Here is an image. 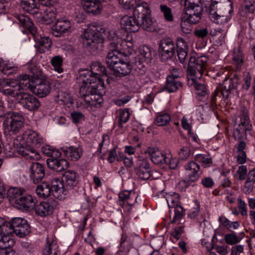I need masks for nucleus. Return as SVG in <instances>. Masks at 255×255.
<instances>
[{
	"instance_id": "obj_11",
	"label": "nucleus",
	"mask_w": 255,
	"mask_h": 255,
	"mask_svg": "<svg viewBox=\"0 0 255 255\" xmlns=\"http://www.w3.org/2000/svg\"><path fill=\"white\" fill-rule=\"evenodd\" d=\"M202 8L190 0L185 2V19L190 24H196L201 18Z\"/></svg>"
},
{
	"instance_id": "obj_54",
	"label": "nucleus",
	"mask_w": 255,
	"mask_h": 255,
	"mask_svg": "<svg viewBox=\"0 0 255 255\" xmlns=\"http://www.w3.org/2000/svg\"><path fill=\"white\" fill-rule=\"evenodd\" d=\"M135 6H137L136 10L138 12H140L139 15L141 14H151V10L150 9L149 5L145 2H140V0H138V2Z\"/></svg>"
},
{
	"instance_id": "obj_42",
	"label": "nucleus",
	"mask_w": 255,
	"mask_h": 255,
	"mask_svg": "<svg viewBox=\"0 0 255 255\" xmlns=\"http://www.w3.org/2000/svg\"><path fill=\"white\" fill-rule=\"evenodd\" d=\"M181 86V83L178 79H174L170 76H167L165 89L168 93L175 92Z\"/></svg>"
},
{
	"instance_id": "obj_32",
	"label": "nucleus",
	"mask_w": 255,
	"mask_h": 255,
	"mask_svg": "<svg viewBox=\"0 0 255 255\" xmlns=\"http://www.w3.org/2000/svg\"><path fill=\"white\" fill-rule=\"evenodd\" d=\"M150 166L148 162L145 160H141L136 172L138 177L142 180H147L150 176Z\"/></svg>"
},
{
	"instance_id": "obj_52",
	"label": "nucleus",
	"mask_w": 255,
	"mask_h": 255,
	"mask_svg": "<svg viewBox=\"0 0 255 255\" xmlns=\"http://www.w3.org/2000/svg\"><path fill=\"white\" fill-rule=\"evenodd\" d=\"M241 8L246 14L254 13L255 10V0H246Z\"/></svg>"
},
{
	"instance_id": "obj_12",
	"label": "nucleus",
	"mask_w": 255,
	"mask_h": 255,
	"mask_svg": "<svg viewBox=\"0 0 255 255\" xmlns=\"http://www.w3.org/2000/svg\"><path fill=\"white\" fill-rule=\"evenodd\" d=\"M77 83L79 87V94L83 97L84 104L87 107L92 108L93 94V92H96L97 85L88 83H81L78 81H77Z\"/></svg>"
},
{
	"instance_id": "obj_20",
	"label": "nucleus",
	"mask_w": 255,
	"mask_h": 255,
	"mask_svg": "<svg viewBox=\"0 0 255 255\" xmlns=\"http://www.w3.org/2000/svg\"><path fill=\"white\" fill-rule=\"evenodd\" d=\"M145 153L148 154L150 160L155 164H162L164 161H168L164 152L157 147L149 146L147 148Z\"/></svg>"
},
{
	"instance_id": "obj_38",
	"label": "nucleus",
	"mask_w": 255,
	"mask_h": 255,
	"mask_svg": "<svg viewBox=\"0 0 255 255\" xmlns=\"http://www.w3.org/2000/svg\"><path fill=\"white\" fill-rule=\"evenodd\" d=\"M139 56L143 61L148 63L154 55V51L148 46L143 45L139 48Z\"/></svg>"
},
{
	"instance_id": "obj_18",
	"label": "nucleus",
	"mask_w": 255,
	"mask_h": 255,
	"mask_svg": "<svg viewBox=\"0 0 255 255\" xmlns=\"http://www.w3.org/2000/svg\"><path fill=\"white\" fill-rule=\"evenodd\" d=\"M72 23L67 19H58L52 28V34L56 37H60L70 31Z\"/></svg>"
},
{
	"instance_id": "obj_26",
	"label": "nucleus",
	"mask_w": 255,
	"mask_h": 255,
	"mask_svg": "<svg viewBox=\"0 0 255 255\" xmlns=\"http://www.w3.org/2000/svg\"><path fill=\"white\" fill-rule=\"evenodd\" d=\"M64 154L72 161L78 160L82 155L83 150L80 146H69L61 148Z\"/></svg>"
},
{
	"instance_id": "obj_55",
	"label": "nucleus",
	"mask_w": 255,
	"mask_h": 255,
	"mask_svg": "<svg viewBox=\"0 0 255 255\" xmlns=\"http://www.w3.org/2000/svg\"><path fill=\"white\" fill-rule=\"evenodd\" d=\"M211 20L216 23L224 24L228 22L231 19V16L229 15H223L220 12L214 17L210 18Z\"/></svg>"
},
{
	"instance_id": "obj_39",
	"label": "nucleus",
	"mask_w": 255,
	"mask_h": 255,
	"mask_svg": "<svg viewBox=\"0 0 255 255\" xmlns=\"http://www.w3.org/2000/svg\"><path fill=\"white\" fill-rule=\"evenodd\" d=\"M21 5L22 9L27 12L38 15V8L35 4L34 0H21Z\"/></svg>"
},
{
	"instance_id": "obj_58",
	"label": "nucleus",
	"mask_w": 255,
	"mask_h": 255,
	"mask_svg": "<svg viewBox=\"0 0 255 255\" xmlns=\"http://www.w3.org/2000/svg\"><path fill=\"white\" fill-rule=\"evenodd\" d=\"M138 0H119L120 5L127 9L132 8L136 5Z\"/></svg>"
},
{
	"instance_id": "obj_63",
	"label": "nucleus",
	"mask_w": 255,
	"mask_h": 255,
	"mask_svg": "<svg viewBox=\"0 0 255 255\" xmlns=\"http://www.w3.org/2000/svg\"><path fill=\"white\" fill-rule=\"evenodd\" d=\"M96 92H93L92 107H94L97 108L100 107L103 100L101 95L96 94Z\"/></svg>"
},
{
	"instance_id": "obj_24",
	"label": "nucleus",
	"mask_w": 255,
	"mask_h": 255,
	"mask_svg": "<svg viewBox=\"0 0 255 255\" xmlns=\"http://www.w3.org/2000/svg\"><path fill=\"white\" fill-rule=\"evenodd\" d=\"M132 69V66L130 62L122 60L113 68V74L117 77L125 76L130 73Z\"/></svg>"
},
{
	"instance_id": "obj_53",
	"label": "nucleus",
	"mask_w": 255,
	"mask_h": 255,
	"mask_svg": "<svg viewBox=\"0 0 255 255\" xmlns=\"http://www.w3.org/2000/svg\"><path fill=\"white\" fill-rule=\"evenodd\" d=\"M63 63V59L60 56H54L51 59V63L55 71L59 73L63 72V70L61 67Z\"/></svg>"
},
{
	"instance_id": "obj_35",
	"label": "nucleus",
	"mask_w": 255,
	"mask_h": 255,
	"mask_svg": "<svg viewBox=\"0 0 255 255\" xmlns=\"http://www.w3.org/2000/svg\"><path fill=\"white\" fill-rule=\"evenodd\" d=\"M16 18L19 23L27 28L33 35H35L37 33V28L27 16L24 14L18 15Z\"/></svg>"
},
{
	"instance_id": "obj_28",
	"label": "nucleus",
	"mask_w": 255,
	"mask_h": 255,
	"mask_svg": "<svg viewBox=\"0 0 255 255\" xmlns=\"http://www.w3.org/2000/svg\"><path fill=\"white\" fill-rule=\"evenodd\" d=\"M100 33L104 34L109 41L110 48H114V49H115V48H116V46L119 42L121 38L119 36L116 30L101 28Z\"/></svg>"
},
{
	"instance_id": "obj_7",
	"label": "nucleus",
	"mask_w": 255,
	"mask_h": 255,
	"mask_svg": "<svg viewBox=\"0 0 255 255\" xmlns=\"http://www.w3.org/2000/svg\"><path fill=\"white\" fill-rule=\"evenodd\" d=\"M238 83L239 79L236 75L232 78L225 79L222 86L220 85L214 91L212 101L215 102L218 96H222L225 100H227L232 91L237 88Z\"/></svg>"
},
{
	"instance_id": "obj_25",
	"label": "nucleus",
	"mask_w": 255,
	"mask_h": 255,
	"mask_svg": "<svg viewBox=\"0 0 255 255\" xmlns=\"http://www.w3.org/2000/svg\"><path fill=\"white\" fill-rule=\"evenodd\" d=\"M123 54L121 51L118 50L117 48H110V51L108 52L106 62L109 67L113 69L115 65H117L122 59Z\"/></svg>"
},
{
	"instance_id": "obj_34",
	"label": "nucleus",
	"mask_w": 255,
	"mask_h": 255,
	"mask_svg": "<svg viewBox=\"0 0 255 255\" xmlns=\"http://www.w3.org/2000/svg\"><path fill=\"white\" fill-rule=\"evenodd\" d=\"M55 101L60 105H66L69 107L73 103L71 95L63 91H59L55 97Z\"/></svg>"
},
{
	"instance_id": "obj_6",
	"label": "nucleus",
	"mask_w": 255,
	"mask_h": 255,
	"mask_svg": "<svg viewBox=\"0 0 255 255\" xmlns=\"http://www.w3.org/2000/svg\"><path fill=\"white\" fill-rule=\"evenodd\" d=\"M82 39L83 46L90 52H93L102 46L103 37L101 34L96 32L95 30L88 28L85 31Z\"/></svg>"
},
{
	"instance_id": "obj_22",
	"label": "nucleus",
	"mask_w": 255,
	"mask_h": 255,
	"mask_svg": "<svg viewBox=\"0 0 255 255\" xmlns=\"http://www.w3.org/2000/svg\"><path fill=\"white\" fill-rule=\"evenodd\" d=\"M184 169L189 181L195 182L200 177L199 165L194 161H190L184 165Z\"/></svg>"
},
{
	"instance_id": "obj_56",
	"label": "nucleus",
	"mask_w": 255,
	"mask_h": 255,
	"mask_svg": "<svg viewBox=\"0 0 255 255\" xmlns=\"http://www.w3.org/2000/svg\"><path fill=\"white\" fill-rule=\"evenodd\" d=\"M209 13L210 18H214L220 11L219 10L218 2L216 0H213L211 2L209 7L207 9Z\"/></svg>"
},
{
	"instance_id": "obj_15",
	"label": "nucleus",
	"mask_w": 255,
	"mask_h": 255,
	"mask_svg": "<svg viewBox=\"0 0 255 255\" xmlns=\"http://www.w3.org/2000/svg\"><path fill=\"white\" fill-rule=\"evenodd\" d=\"M80 176L73 170L68 169L63 174L62 181L67 190H71L76 187L79 183Z\"/></svg>"
},
{
	"instance_id": "obj_19",
	"label": "nucleus",
	"mask_w": 255,
	"mask_h": 255,
	"mask_svg": "<svg viewBox=\"0 0 255 255\" xmlns=\"http://www.w3.org/2000/svg\"><path fill=\"white\" fill-rule=\"evenodd\" d=\"M44 175L45 170L43 165L38 162L32 163L29 168V177L32 182L39 183Z\"/></svg>"
},
{
	"instance_id": "obj_1",
	"label": "nucleus",
	"mask_w": 255,
	"mask_h": 255,
	"mask_svg": "<svg viewBox=\"0 0 255 255\" xmlns=\"http://www.w3.org/2000/svg\"><path fill=\"white\" fill-rule=\"evenodd\" d=\"M43 139L37 132L27 130L13 140V145L18 153L27 159L38 160L39 153L32 147H38L43 143Z\"/></svg>"
},
{
	"instance_id": "obj_29",
	"label": "nucleus",
	"mask_w": 255,
	"mask_h": 255,
	"mask_svg": "<svg viewBox=\"0 0 255 255\" xmlns=\"http://www.w3.org/2000/svg\"><path fill=\"white\" fill-rule=\"evenodd\" d=\"M119 202L121 206H125L126 204L131 206L135 202L136 197L135 194L131 191L125 190L119 193Z\"/></svg>"
},
{
	"instance_id": "obj_60",
	"label": "nucleus",
	"mask_w": 255,
	"mask_h": 255,
	"mask_svg": "<svg viewBox=\"0 0 255 255\" xmlns=\"http://www.w3.org/2000/svg\"><path fill=\"white\" fill-rule=\"evenodd\" d=\"M194 206L191 208L188 213V216L190 218H195L198 214L200 210V204L197 200H194Z\"/></svg>"
},
{
	"instance_id": "obj_9",
	"label": "nucleus",
	"mask_w": 255,
	"mask_h": 255,
	"mask_svg": "<svg viewBox=\"0 0 255 255\" xmlns=\"http://www.w3.org/2000/svg\"><path fill=\"white\" fill-rule=\"evenodd\" d=\"M242 114L240 117V123L236 128L233 133V136L236 140H242L245 136L248 131L252 130V125L250 124L248 110L245 107L241 109Z\"/></svg>"
},
{
	"instance_id": "obj_10",
	"label": "nucleus",
	"mask_w": 255,
	"mask_h": 255,
	"mask_svg": "<svg viewBox=\"0 0 255 255\" xmlns=\"http://www.w3.org/2000/svg\"><path fill=\"white\" fill-rule=\"evenodd\" d=\"M12 229L15 234L19 238H23L30 232V227L27 221L23 218L17 217L12 218L10 222L5 223Z\"/></svg>"
},
{
	"instance_id": "obj_13",
	"label": "nucleus",
	"mask_w": 255,
	"mask_h": 255,
	"mask_svg": "<svg viewBox=\"0 0 255 255\" xmlns=\"http://www.w3.org/2000/svg\"><path fill=\"white\" fill-rule=\"evenodd\" d=\"M175 46L170 39H162L159 44V53L162 61L170 59L175 54Z\"/></svg>"
},
{
	"instance_id": "obj_47",
	"label": "nucleus",
	"mask_w": 255,
	"mask_h": 255,
	"mask_svg": "<svg viewBox=\"0 0 255 255\" xmlns=\"http://www.w3.org/2000/svg\"><path fill=\"white\" fill-rule=\"evenodd\" d=\"M233 61L237 68H240L244 63L243 53L239 47L234 50Z\"/></svg>"
},
{
	"instance_id": "obj_43",
	"label": "nucleus",
	"mask_w": 255,
	"mask_h": 255,
	"mask_svg": "<svg viewBox=\"0 0 255 255\" xmlns=\"http://www.w3.org/2000/svg\"><path fill=\"white\" fill-rule=\"evenodd\" d=\"M25 192V190L23 188H12L8 191V197L11 202L15 203L16 204L18 199H20Z\"/></svg>"
},
{
	"instance_id": "obj_23",
	"label": "nucleus",
	"mask_w": 255,
	"mask_h": 255,
	"mask_svg": "<svg viewBox=\"0 0 255 255\" xmlns=\"http://www.w3.org/2000/svg\"><path fill=\"white\" fill-rule=\"evenodd\" d=\"M35 198L31 195L24 193L20 199H18L15 206L22 211H28L35 207Z\"/></svg>"
},
{
	"instance_id": "obj_44",
	"label": "nucleus",
	"mask_w": 255,
	"mask_h": 255,
	"mask_svg": "<svg viewBox=\"0 0 255 255\" xmlns=\"http://www.w3.org/2000/svg\"><path fill=\"white\" fill-rule=\"evenodd\" d=\"M194 159L201 163L205 168L210 167L213 164L212 158L209 154H197L195 155Z\"/></svg>"
},
{
	"instance_id": "obj_16",
	"label": "nucleus",
	"mask_w": 255,
	"mask_h": 255,
	"mask_svg": "<svg viewBox=\"0 0 255 255\" xmlns=\"http://www.w3.org/2000/svg\"><path fill=\"white\" fill-rule=\"evenodd\" d=\"M121 27L128 32H136L141 26L140 23L135 16L126 15L121 20Z\"/></svg>"
},
{
	"instance_id": "obj_61",
	"label": "nucleus",
	"mask_w": 255,
	"mask_h": 255,
	"mask_svg": "<svg viewBox=\"0 0 255 255\" xmlns=\"http://www.w3.org/2000/svg\"><path fill=\"white\" fill-rule=\"evenodd\" d=\"M71 117L74 123H81L85 119V117L82 113L75 111L71 113Z\"/></svg>"
},
{
	"instance_id": "obj_21",
	"label": "nucleus",
	"mask_w": 255,
	"mask_h": 255,
	"mask_svg": "<svg viewBox=\"0 0 255 255\" xmlns=\"http://www.w3.org/2000/svg\"><path fill=\"white\" fill-rule=\"evenodd\" d=\"M51 191L55 198L62 199L66 195V187L62 180L54 178L51 181Z\"/></svg>"
},
{
	"instance_id": "obj_49",
	"label": "nucleus",
	"mask_w": 255,
	"mask_h": 255,
	"mask_svg": "<svg viewBox=\"0 0 255 255\" xmlns=\"http://www.w3.org/2000/svg\"><path fill=\"white\" fill-rule=\"evenodd\" d=\"M171 121L170 116L167 113L158 114L155 118L154 123L157 126H164Z\"/></svg>"
},
{
	"instance_id": "obj_27",
	"label": "nucleus",
	"mask_w": 255,
	"mask_h": 255,
	"mask_svg": "<svg viewBox=\"0 0 255 255\" xmlns=\"http://www.w3.org/2000/svg\"><path fill=\"white\" fill-rule=\"evenodd\" d=\"M56 158H52L47 160V164L49 168L57 172H60L67 169L69 167V162L67 160L64 159L58 160Z\"/></svg>"
},
{
	"instance_id": "obj_45",
	"label": "nucleus",
	"mask_w": 255,
	"mask_h": 255,
	"mask_svg": "<svg viewBox=\"0 0 255 255\" xmlns=\"http://www.w3.org/2000/svg\"><path fill=\"white\" fill-rule=\"evenodd\" d=\"M138 17L141 18V23H140V25L143 29L149 31H152L154 30L150 14H141L139 15Z\"/></svg>"
},
{
	"instance_id": "obj_57",
	"label": "nucleus",
	"mask_w": 255,
	"mask_h": 255,
	"mask_svg": "<svg viewBox=\"0 0 255 255\" xmlns=\"http://www.w3.org/2000/svg\"><path fill=\"white\" fill-rule=\"evenodd\" d=\"M174 208L175 215L172 221V223L178 222L184 215L183 208L181 205L177 206Z\"/></svg>"
},
{
	"instance_id": "obj_48",
	"label": "nucleus",
	"mask_w": 255,
	"mask_h": 255,
	"mask_svg": "<svg viewBox=\"0 0 255 255\" xmlns=\"http://www.w3.org/2000/svg\"><path fill=\"white\" fill-rule=\"evenodd\" d=\"M51 192L49 185L46 183L38 185L36 189L37 195L41 198L48 197L50 196Z\"/></svg>"
},
{
	"instance_id": "obj_30",
	"label": "nucleus",
	"mask_w": 255,
	"mask_h": 255,
	"mask_svg": "<svg viewBox=\"0 0 255 255\" xmlns=\"http://www.w3.org/2000/svg\"><path fill=\"white\" fill-rule=\"evenodd\" d=\"M177 53L180 62L184 63L186 59L188 53L187 44L182 38H178L177 40Z\"/></svg>"
},
{
	"instance_id": "obj_64",
	"label": "nucleus",
	"mask_w": 255,
	"mask_h": 255,
	"mask_svg": "<svg viewBox=\"0 0 255 255\" xmlns=\"http://www.w3.org/2000/svg\"><path fill=\"white\" fill-rule=\"evenodd\" d=\"M167 158H168V161H164V163L168 164L171 169L176 168L179 163L178 159L176 158H171L170 155L167 156Z\"/></svg>"
},
{
	"instance_id": "obj_3",
	"label": "nucleus",
	"mask_w": 255,
	"mask_h": 255,
	"mask_svg": "<svg viewBox=\"0 0 255 255\" xmlns=\"http://www.w3.org/2000/svg\"><path fill=\"white\" fill-rule=\"evenodd\" d=\"M26 89L20 84V81H9L6 82L1 91L5 95L14 97L24 109L35 111L39 107L40 102L35 96L25 92Z\"/></svg>"
},
{
	"instance_id": "obj_17",
	"label": "nucleus",
	"mask_w": 255,
	"mask_h": 255,
	"mask_svg": "<svg viewBox=\"0 0 255 255\" xmlns=\"http://www.w3.org/2000/svg\"><path fill=\"white\" fill-rule=\"evenodd\" d=\"M57 203L54 200L41 202L35 206L36 214L41 217H45L52 214L56 207Z\"/></svg>"
},
{
	"instance_id": "obj_37",
	"label": "nucleus",
	"mask_w": 255,
	"mask_h": 255,
	"mask_svg": "<svg viewBox=\"0 0 255 255\" xmlns=\"http://www.w3.org/2000/svg\"><path fill=\"white\" fill-rule=\"evenodd\" d=\"M133 47V40L132 39L127 40L121 38L116 46V48L121 51L124 54L131 53Z\"/></svg>"
},
{
	"instance_id": "obj_31",
	"label": "nucleus",
	"mask_w": 255,
	"mask_h": 255,
	"mask_svg": "<svg viewBox=\"0 0 255 255\" xmlns=\"http://www.w3.org/2000/svg\"><path fill=\"white\" fill-rule=\"evenodd\" d=\"M41 16V20L45 24H49L56 18L57 11L53 6H48L44 10L43 13H39Z\"/></svg>"
},
{
	"instance_id": "obj_14",
	"label": "nucleus",
	"mask_w": 255,
	"mask_h": 255,
	"mask_svg": "<svg viewBox=\"0 0 255 255\" xmlns=\"http://www.w3.org/2000/svg\"><path fill=\"white\" fill-rule=\"evenodd\" d=\"M3 220H0V248L5 250L12 247L15 243L11 233L6 232L7 225Z\"/></svg>"
},
{
	"instance_id": "obj_2",
	"label": "nucleus",
	"mask_w": 255,
	"mask_h": 255,
	"mask_svg": "<svg viewBox=\"0 0 255 255\" xmlns=\"http://www.w3.org/2000/svg\"><path fill=\"white\" fill-rule=\"evenodd\" d=\"M208 59L205 56L197 58L191 57L188 62L187 72L188 84L190 86H193L197 94L201 96L207 94V89L204 84L199 83L198 80L201 78L207 69Z\"/></svg>"
},
{
	"instance_id": "obj_41",
	"label": "nucleus",
	"mask_w": 255,
	"mask_h": 255,
	"mask_svg": "<svg viewBox=\"0 0 255 255\" xmlns=\"http://www.w3.org/2000/svg\"><path fill=\"white\" fill-rule=\"evenodd\" d=\"M58 246L55 241H50L48 239L43 251V255H57Z\"/></svg>"
},
{
	"instance_id": "obj_36",
	"label": "nucleus",
	"mask_w": 255,
	"mask_h": 255,
	"mask_svg": "<svg viewBox=\"0 0 255 255\" xmlns=\"http://www.w3.org/2000/svg\"><path fill=\"white\" fill-rule=\"evenodd\" d=\"M36 34L37 33L33 36L37 41L38 50L40 53H44L51 47V41L48 36H40L39 37L38 35H36Z\"/></svg>"
},
{
	"instance_id": "obj_50",
	"label": "nucleus",
	"mask_w": 255,
	"mask_h": 255,
	"mask_svg": "<svg viewBox=\"0 0 255 255\" xmlns=\"http://www.w3.org/2000/svg\"><path fill=\"white\" fill-rule=\"evenodd\" d=\"M160 10L166 21L172 22L173 21L174 17L171 9L165 4H160L159 6Z\"/></svg>"
},
{
	"instance_id": "obj_51",
	"label": "nucleus",
	"mask_w": 255,
	"mask_h": 255,
	"mask_svg": "<svg viewBox=\"0 0 255 255\" xmlns=\"http://www.w3.org/2000/svg\"><path fill=\"white\" fill-rule=\"evenodd\" d=\"M42 152L43 154L52 158H58L61 156V153L58 150L52 148L49 145H45L42 148Z\"/></svg>"
},
{
	"instance_id": "obj_40",
	"label": "nucleus",
	"mask_w": 255,
	"mask_h": 255,
	"mask_svg": "<svg viewBox=\"0 0 255 255\" xmlns=\"http://www.w3.org/2000/svg\"><path fill=\"white\" fill-rule=\"evenodd\" d=\"M117 119L119 126L121 128L123 127V125L127 123L129 118V112L128 109H120L117 111Z\"/></svg>"
},
{
	"instance_id": "obj_8",
	"label": "nucleus",
	"mask_w": 255,
	"mask_h": 255,
	"mask_svg": "<svg viewBox=\"0 0 255 255\" xmlns=\"http://www.w3.org/2000/svg\"><path fill=\"white\" fill-rule=\"evenodd\" d=\"M24 118L18 113H9L4 120L3 125L8 132L17 133L24 126Z\"/></svg>"
},
{
	"instance_id": "obj_46",
	"label": "nucleus",
	"mask_w": 255,
	"mask_h": 255,
	"mask_svg": "<svg viewBox=\"0 0 255 255\" xmlns=\"http://www.w3.org/2000/svg\"><path fill=\"white\" fill-rule=\"evenodd\" d=\"M165 198L169 208H175L180 205L179 204L180 196L178 194L175 192L167 194Z\"/></svg>"
},
{
	"instance_id": "obj_5",
	"label": "nucleus",
	"mask_w": 255,
	"mask_h": 255,
	"mask_svg": "<svg viewBox=\"0 0 255 255\" xmlns=\"http://www.w3.org/2000/svg\"><path fill=\"white\" fill-rule=\"evenodd\" d=\"M106 74V68L99 62H94L91 65V71H86L79 76L77 81L97 85L101 83V77Z\"/></svg>"
},
{
	"instance_id": "obj_4",
	"label": "nucleus",
	"mask_w": 255,
	"mask_h": 255,
	"mask_svg": "<svg viewBox=\"0 0 255 255\" xmlns=\"http://www.w3.org/2000/svg\"><path fill=\"white\" fill-rule=\"evenodd\" d=\"M35 79L31 80L28 75L24 74L19 76L18 80L25 88L29 89L35 95L42 98L46 96L51 90L49 83L42 76V72L34 76Z\"/></svg>"
},
{
	"instance_id": "obj_62",
	"label": "nucleus",
	"mask_w": 255,
	"mask_h": 255,
	"mask_svg": "<svg viewBox=\"0 0 255 255\" xmlns=\"http://www.w3.org/2000/svg\"><path fill=\"white\" fill-rule=\"evenodd\" d=\"M213 39L217 45H222L225 41V35L220 31H218L213 36Z\"/></svg>"
},
{
	"instance_id": "obj_59",
	"label": "nucleus",
	"mask_w": 255,
	"mask_h": 255,
	"mask_svg": "<svg viewBox=\"0 0 255 255\" xmlns=\"http://www.w3.org/2000/svg\"><path fill=\"white\" fill-rule=\"evenodd\" d=\"M225 240L227 244L233 245L240 242L241 240L236 235L229 234L225 235Z\"/></svg>"
},
{
	"instance_id": "obj_33",
	"label": "nucleus",
	"mask_w": 255,
	"mask_h": 255,
	"mask_svg": "<svg viewBox=\"0 0 255 255\" xmlns=\"http://www.w3.org/2000/svg\"><path fill=\"white\" fill-rule=\"evenodd\" d=\"M17 71V67L9 61L0 58V71L7 75L15 73Z\"/></svg>"
}]
</instances>
